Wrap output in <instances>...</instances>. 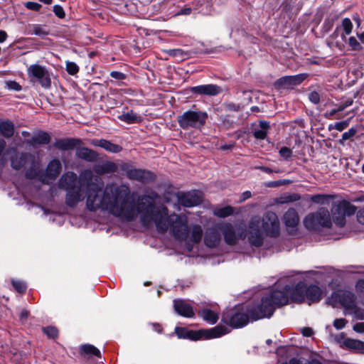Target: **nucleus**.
I'll return each instance as SVG.
<instances>
[{"instance_id": "nucleus-19", "label": "nucleus", "mask_w": 364, "mask_h": 364, "mask_svg": "<svg viewBox=\"0 0 364 364\" xmlns=\"http://www.w3.org/2000/svg\"><path fill=\"white\" fill-rule=\"evenodd\" d=\"M190 90L192 93L196 95L208 96H215L222 92V89L220 86L213 84L192 87H191Z\"/></svg>"}, {"instance_id": "nucleus-57", "label": "nucleus", "mask_w": 364, "mask_h": 364, "mask_svg": "<svg viewBox=\"0 0 364 364\" xmlns=\"http://www.w3.org/2000/svg\"><path fill=\"white\" fill-rule=\"evenodd\" d=\"M353 330L358 333H364V322L355 323L353 326Z\"/></svg>"}, {"instance_id": "nucleus-8", "label": "nucleus", "mask_w": 364, "mask_h": 364, "mask_svg": "<svg viewBox=\"0 0 364 364\" xmlns=\"http://www.w3.org/2000/svg\"><path fill=\"white\" fill-rule=\"evenodd\" d=\"M332 299L333 301L339 303L346 310L353 311L357 314L358 309L355 304V296L353 292L338 290L332 294Z\"/></svg>"}, {"instance_id": "nucleus-1", "label": "nucleus", "mask_w": 364, "mask_h": 364, "mask_svg": "<svg viewBox=\"0 0 364 364\" xmlns=\"http://www.w3.org/2000/svg\"><path fill=\"white\" fill-rule=\"evenodd\" d=\"M130 188L124 183L111 182L107 183L100 193L97 186L90 188L86 195V207L91 212L102 210L119 218L122 220L132 221L139 213L143 226L149 228L153 224L159 233L169 232L176 240L183 241L187 245L200 242L203 229L199 225L191 228L188 218L184 215L175 213L168 214V209L164 205H156L155 200L159 198L158 193L142 195L139 198L137 208L129 201Z\"/></svg>"}, {"instance_id": "nucleus-35", "label": "nucleus", "mask_w": 364, "mask_h": 364, "mask_svg": "<svg viewBox=\"0 0 364 364\" xmlns=\"http://www.w3.org/2000/svg\"><path fill=\"white\" fill-rule=\"evenodd\" d=\"M335 198L334 195L329 194H316L311 196V201L320 205H328L331 199Z\"/></svg>"}, {"instance_id": "nucleus-10", "label": "nucleus", "mask_w": 364, "mask_h": 364, "mask_svg": "<svg viewBox=\"0 0 364 364\" xmlns=\"http://www.w3.org/2000/svg\"><path fill=\"white\" fill-rule=\"evenodd\" d=\"M262 229L266 235L270 237H277L279 234V221L277 215L272 212H267L262 218Z\"/></svg>"}, {"instance_id": "nucleus-56", "label": "nucleus", "mask_w": 364, "mask_h": 364, "mask_svg": "<svg viewBox=\"0 0 364 364\" xmlns=\"http://www.w3.org/2000/svg\"><path fill=\"white\" fill-rule=\"evenodd\" d=\"M259 168L264 173H281V171L279 169H272L269 167H266V166H260L259 167Z\"/></svg>"}, {"instance_id": "nucleus-22", "label": "nucleus", "mask_w": 364, "mask_h": 364, "mask_svg": "<svg viewBox=\"0 0 364 364\" xmlns=\"http://www.w3.org/2000/svg\"><path fill=\"white\" fill-rule=\"evenodd\" d=\"M92 168L95 173L102 176L117 172L118 165L111 161H105L101 163L95 164Z\"/></svg>"}, {"instance_id": "nucleus-4", "label": "nucleus", "mask_w": 364, "mask_h": 364, "mask_svg": "<svg viewBox=\"0 0 364 364\" xmlns=\"http://www.w3.org/2000/svg\"><path fill=\"white\" fill-rule=\"evenodd\" d=\"M208 114L201 111H186L179 115L177 122L183 129H200L206 122Z\"/></svg>"}, {"instance_id": "nucleus-46", "label": "nucleus", "mask_w": 364, "mask_h": 364, "mask_svg": "<svg viewBox=\"0 0 364 364\" xmlns=\"http://www.w3.org/2000/svg\"><path fill=\"white\" fill-rule=\"evenodd\" d=\"M279 155L284 159H288L292 156V151L289 148L284 146L279 150Z\"/></svg>"}, {"instance_id": "nucleus-39", "label": "nucleus", "mask_w": 364, "mask_h": 364, "mask_svg": "<svg viewBox=\"0 0 364 364\" xmlns=\"http://www.w3.org/2000/svg\"><path fill=\"white\" fill-rule=\"evenodd\" d=\"M43 331L49 338H55L58 336V331L54 326L44 327Z\"/></svg>"}, {"instance_id": "nucleus-30", "label": "nucleus", "mask_w": 364, "mask_h": 364, "mask_svg": "<svg viewBox=\"0 0 364 364\" xmlns=\"http://www.w3.org/2000/svg\"><path fill=\"white\" fill-rule=\"evenodd\" d=\"M259 128L257 129H255L253 132V136L257 139H264L267 137V131L269 129L270 126L269 122L266 121H261L259 122Z\"/></svg>"}, {"instance_id": "nucleus-18", "label": "nucleus", "mask_w": 364, "mask_h": 364, "mask_svg": "<svg viewBox=\"0 0 364 364\" xmlns=\"http://www.w3.org/2000/svg\"><path fill=\"white\" fill-rule=\"evenodd\" d=\"M128 179L145 183L154 181L155 179V175L150 171L134 168L133 170L129 173Z\"/></svg>"}, {"instance_id": "nucleus-61", "label": "nucleus", "mask_w": 364, "mask_h": 364, "mask_svg": "<svg viewBox=\"0 0 364 364\" xmlns=\"http://www.w3.org/2000/svg\"><path fill=\"white\" fill-rule=\"evenodd\" d=\"M355 287L358 292L364 294V279L358 281Z\"/></svg>"}, {"instance_id": "nucleus-63", "label": "nucleus", "mask_w": 364, "mask_h": 364, "mask_svg": "<svg viewBox=\"0 0 364 364\" xmlns=\"http://www.w3.org/2000/svg\"><path fill=\"white\" fill-rule=\"evenodd\" d=\"M38 176V173L33 170H28L26 173V177L28 178H35Z\"/></svg>"}, {"instance_id": "nucleus-54", "label": "nucleus", "mask_w": 364, "mask_h": 364, "mask_svg": "<svg viewBox=\"0 0 364 364\" xmlns=\"http://www.w3.org/2000/svg\"><path fill=\"white\" fill-rule=\"evenodd\" d=\"M110 76L118 80H122L126 78V75L119 71H112Z\"/></svg>"}, {"instance_id": "nucleus-25", "label": "nucleus", "mask_w": 364, "mask_h": 364, "mask_svg": "<svg viewBox=\"0 0 364 364\" xmlns=\"http://www.w3.org/2000/svg\"><path fill=\"white\" fill-rule=\"evenodd\" d=\"M80 355L87 361L93 356L100 358L101 353L98 348L91 344H85L80 347Z\"/></svg>"}, {"instance_id": "nucleus-37", "label": "nucleus", "mask_w": 364, "mask_h": 364, "mask_svg": "<svg viewBox=\"0 0 364 364\" xmlns=\"http://www.w3.org/2000/svg\"><path fill=\"white\" fill-rule=\"evenodd\" d=\"M29 33L38 36H46L48 34V32L45 28L39 24H34L31 26Z\"/></svg>"}, {"instance_id": "nucleus-12", "label": "nucleus", "mask_w": 364, "mask_h": 364, "mask_svg": "<svg viewBox=\"0 0 364 364\" xmlns=\"http://www.w3.org/2000/svg\"><path fill=\"white\" fill-rule=\"evenodd\" d=\"M217 228L222 232L225 242L230 245H234L240 238L244 239L245 235L242 233L237 236L235 233L234 226L230 223H217Z\"/></svg>"}, {"instance_id": "nucleus-50", "label": "nucleus", "mask_w": 364, "mask_h": 364, "mask_svg": "<svg viewBox=\"0 0 364 364\" xmlns=\"http://www.w3.org/2000/svg\"><path fill=\"white\" fill-rule=\"evenodd\" d=\"M309 100L314 105H317L320 102V95L316 91H313L309 93Z\"/></svg>"}, {"instance_id": "nucleus-49", "label": "nucleus", "mask_w": 364, "mask_h": 364, "mask_svg": "<svg viewBox=\"0 0 364 364\" xmlns=\"http://www.w3.org/2000/svg\"><path fill=\"white\" fill-rule=\"evenodd\" d=\"M353 103V100L352 98H348L344 102H341L338 105V110H339V112H342L348 107L352 105Z\"/></svg>"}, {"instance_id": "nucleus-59", "label": "nucleus", "mask_w": 364, "mask_h": 364, "mask_svg": "<svg viewBox=\"0 0 364 364\" xmlns=\"http://www.w3.org/2000/svg\"><path fill=\"white\" fill-rule=\"evenodd\" d=\"M29 312L28 310L23 309L19 314V318L21 321H25L28 318Z\"/></svg>"}, {"instance_id": "nucleus-9", "label": "nucleus", "mask_w": 364, "mask_h": 364, "mask_svg": "<svg viewBox=\"0 0 364 364\" xmlns=\"http://www.w3.org/2000/svg\"><path fill=\"white\" fill-rule=\"evenodd\" d=\"M260 218L258 216H254L249 222L247 233L248 241L250 244L255 247L262 246L264 240L263 235L259 229Z\"/></svg>"}, {"instance_id": "nucleus-41", "label": "nucleus", "mask_w": 364, "mask_h": 364, "mask_svg": "<svg viewBox=\"0 0 364 364\" xmlns=\"http://www.w3.org/2000/svg\"><path fill=\"white\" fill-rule=\"evenodd\" d=\"M342 27L344 31L345 35H349L353 30V23L350 18H345L342 21Z\"/></svg>"}, {"instance_id": "nucleus-45", "label": "nucleus", "mask_w": 364, "mask_h": 364, "mask_svg": "<svg viewBox=\"0 0 364 364\" xmlns=\"http://www.w3.org/2000/svg\"><path fill=\"white\" fill-rule=\"evenodd\" d=\"M119 167L120 170L125 172L127 177L128 178L129 173L133 170V166L131 163L129 162H122L119 164L118 168Z\"/></svg>"}, {"instance_id": "nucleus-60", "label": "nucleus", "mask_w": 364, "mask_h": 364, "mask_svg": "<svg viewBox=\"0 0 364 364\" xmlns=\"http://www.w3.org/2000/svg\"><path fill=\"white\" fill-rule=\"evenodd\" d=\"M357 218L360 224L364 225V207L358 212Z\"/></svg>"}, {"instance_id": "nucleus-40", "label": "nucleus", "mask_w": 364, "mask_h": 364, "mask_svg": "<svg viewBox=\"0 0 364 364\" xmlns=\"http://www.w3.org/2000/svg\"><path fill=\"white\" fill-rule=\"evenodd\" d=\"M11 284L15 290L19 293H23L26 290L27 287L26 284L22 281L12 279Z\"/></svg>"}, {"instance_id": "nucleus-14", "label": "nucleus", "mask_w": 364, "mask_h": 364, "mask_svg": "<svg viewBox=\"0 0 364 364\" xmlns=\"http://www.w3.org/2000/svg\"><path fill=\"white\" fill-rule=\"evenodd\" d=\"M62 165L58 159H53L49 162L45 173L41 176L43 183L49 184L59 175Z\"/></svg>"}, {"instance_id": "nucleus-3", "label": "nucleus", "mask_w": 364, "mask_h": 364, "mask_svg": "<svg viewBox=\"0 0 364 364\" xmlns=\"http://www.w3.org/2000/svg\"><path fill=\"white\" fill-rule=\"evenodd\" d=\"M271 292H282L287 296L288 301L290 297L294 302L301 304L306 301L309 305L318 302L322 297V291L318 286H306L304 282L298 283L294 288L287 285L283 291L274 290Z\"/></svg>"}, {"instance_id": "nucleus-16", "label": "nucleus", "mask_w": 364, "mask_h": 364, "mask_svg": "<svg viewBox=\"0 0 364 364\" xmlns=\"http://www.w3.org/2000/svg\"><path fill=\"white\" fill-rule=\"evenodd\" d=\"M77 183V174L73 171H68L60 177L58 181V188L68 191L80 186Z\"/></svg>"}, {"instance_id": "nucleus-23", "label": "nucleus", "mask_w": 364, "mask_h": 364, "mask_svg": "<svg viewBox=\"0 0 364 364\" xmlns=\"http://www.w3.org/2000/svg\"><path fill=\"white\" fill-rule=\"evenodd\" d=\"M91 144L94 146L101 147L105 151L113 154H117L122 151V147L120 145L104 139H94L92 140Z\"/></svg>"}, {"instance_id": "nucleus-44", "label": "nucleus", "mask_w": 364, "mask_h": 364, "mask_svg": "<svg viewBox=\"0 0 364 364\" xmlns=\"http://www.w3.org/2000/svg\"><path fill=\"white\" fill-rule=\"evenodd\" d=\"M357 133V129L354 127H351L348 129V131L344 132L342 134V139L340 140V144H343V141H346L348 139H350L353 137Z\"/></svg>"}, {"instance_id": "nucleus-58", "label": "nucleus", "mask_w": 364, "mask_h": 364, "mask_svg": "<svg viewBox=\"0 0 364 364\" xmlns=\"http://www.w3.org/2000/svg\"><path fill=\"white\" fill-rule=\"evenodd\" d=\"M171 56H177L182 55L183 50L181 49H171L166 51Z\"/></svg>"}, {"instance_id": "nucleus-42", "label": "nucleus", "mask_w": 364, "mask_h": 364, "mask_svg": "<svg viewBox=\"0 0 364 364\" xmlns=\"http://www.w3.org/2000/svg\"><path fill=\"white\" fill-rule=\"evenodd\" d=\"M66 70L70 75H74L78 73L79 67L74 62L67 61L66 62Z\"/></svg>"}, {"instance_id": "nucleus-33", "label": "nucleus", "mask_w": 364, "mask_h": 364, "mask_svg": "<svg viewBox=\"0 0 364 364\" xmlns=\"http://www.w3.org/2000/svg\"><path fill=\"white\" fill-rule=\"evenodd\" d=\"M50 141V135L45 132H38L31 139V143L33 144H48Z\"/></svg>"}, {"instance_id": "nucleus-38", "label": "nucleus", "mask_w": 364, "mask_h": 364, "mask_svg": "<svg viewBox=\"0 0 364 364\" xmlns=\"http://www.w3.org/2000/svg\"><path fill=\"white\" fill-rule=\"evenodd\" d=\"M93 171L90 169L82 170L80 173V179L82 182L89 185L94 178Z\"/></svg>"}, {"instance_id": "nucleus-64", "label": "nucleus", "mask_w": 364, "mask_h": 364, "mask_svg": "<svg viewBox=\"0 0 364 364\" xmlns=\"http://www.w3.org/2000/svg\"><path fill=\"white\" fill-rule=\"evenodd\" d=\"M191 11H192V9L191 8H185V9L180 10L177 13V15H189V14H191Z\"/></svg>"}, {"instance_id": "nucleus-34", "label": "nucleus", "mask_w": 364, "mask_h": 364, "mask_svg": "<svg viewBox=\"0 0 364 364\" xmlns=\"http://www.w3.org/2000/svg\"><path fill=\"white\" fill-rule=\"evenodd\" d=\"M213 213L218 218H224L233 215L234 208L230 205L222 208L217 207L213 209Z\"/></svg>"}, {"instance_id": "nucleus-5", "label": "nucleus", "mask_w": 364, "mask_h": 364, "mask_svg": "<svg viewBox=\"0 0 364 364\" xmlns=\"http://www.w3.org/2000/svg\"><path fill=\"white\" fill-rule=\"evenodd\" d=\"M304 224L309 230H316L319 227L329 228L331 227L332 220L328 209L320 208L316 212L307 215Z\"/></svg>"}, {"instance_id": "nucleus-15", "label": "nucleus", "mask_w": 364, "mask_h": 364, "mask_svg": "<svg viewBox=\"0 0 364 364\" xmlns=\"http://www.w3.org/2000/svg\"><path fill=\"white\" fill-rule=\"evenodd\" d=\"M173 309L180 316L186 318H193L195 316V309L192 304L184 299H174Z\"/></svg>"}, {"instance_id": "nucleus-24", "label": "nucleus", "mask_w": 364, "mask_h": 364, "mask_svg": "<svg viewBox=\"0 0 364 364\" xmlns=\"http://www.w3.org/2000/svg\"><path fill=\"white\" fill-rule=\"evenodd\" d=\"M75 155L77 158L89 162H94L98 159L97 153L87 147L77 148Z\"/></svg>"}, {"instance_id": "nucleus-32", "label": "nucleus", "mask_w": 364, "mask_h": 364, "mask_svg": "<svg viewBox=\"0 0 364 364\" xmlns=\"http://www.w3.org/2000/svg\"><path fill=\"white\" fill-rule=\"evenodd\" d=\"M0 132L6 138H10L14 135V124L9 121H5L0 123Z\"/></svg>"}, {"instance_id": "nucleus-28", "label": "nucleus", "mask_w": 364, "mask_h": 364, "mask_svg": "<svg viewBox=\"0 0 364 364\" xmlns=\"http://www.w3.org/2000/svg\"><path fill=\"white\" fill-rule=\"evenodd\" d=\"M81 144L80 139H64L58 140L55 143V146L60 150H70L73 149L77 145Z\"/></svg>"}, {"instance_id": "nucleus-36", "label": "nucleus", "mask_w": 364, "mask_h": 364, "mask_svg": "<svg viewBox=\"0 0 364 364\" xmlns=\"http://www.w3.org/2000/svg\"><path fill=\"white\" fill-rule=\"evenodd\" d=\"M26 156L21 154L20 156H16L11 159V166L16 170L20 169L26 164Z\"/></svg>"}, {"instance_id": "nucleus-21", "label": "nucleus", "mask_w": 364, "mask_h": 364, "mask_svg": "<svg viewBox=\"0 0 364 364\" xmlns=\"http://www.w3.org/2000/svg\"><path fill=\"white\" fill-rule=\"evenodd\" d=\"M85 196L81 186H77L75 189L67 191L65 202L70 208L75 207L79 202L84 200Z\"/></svg>"}, {"instance_id": "nucleus-47", "label": "nucleus", "mask_w": 364, "mask_h": 364, "mask_svg": "<svg viewBox=\"0 0 364 364\" xmlns=\"http://www.w3.org/2000/svg\"><path fill=\"white\" fill-rule=\"evenodd\" d=\"M348 44L353 50H358L361 48L360 43L353 36L349 38Z\"/></svg>"}, {"instance_id": "nucleus-7", "label": "nucleus", "mask_w": 364, "mask_h": 364, "mask_svg": "<svg viewBox=\"0 0 364 364\" xmlns=\"http://www.w3.org/2000/svg\"><path fill=\"white\" fill-rule=\"evenodd\" d=\"M355 208L346 201H340L333 203L331 208L332 220L340 228L346 224V216L354 214Z\"/></svg>"}, {"instance_id": "nucleus-26", "label": "nucleus", "mask_w": 364, "mask_h": 364, "mask_svg": "<svg viewBox=\"0 0 364 364\" xmlns=\"http://www.w3.org/2000/svg\"><path fill=\"white\" fill-rule=\"evenodd\" d=\"M175 333L179 338H186L192 341L200 340L199 330L192 331L183 327H176Z\"/></svg>"}, {"instance_id": "nucleus-27", "label": "nucleus", "mask_w": 364, "mask_h": 364, "mask_svg": "<svg viewBox=\"0 0 364 364\" xmlns=\"http://www.w3.org/2000/svg\"><path fill=\"white\" fill-rule=\"evenodd\" d=\"M283 220L286 226L294 228L299 221V218L297 212L294 208L289 209L283 216Z\"/></svg>"}, {"instance_id": "nucleus-52", "label": "nucleus", "mask_w": 364, "mask_h": 364, "mask_svg": "<svg viewBox=\"0 0 364 364\" xmlns=\"http://www.w3.org/2000/svg\"><path fill=\"white\" fill-rule=\"evenodd\" d=\"M348 124H349V122L348 120L342 121V122H336L334 124L333 128L335 129H336L337 131L342 132L348 126Z\"/></svg>"}, {"instance_id": "nucleus-31", "label": "nucleus", "mask_w": 364, "mask_h": 364, "mask_svg": "<svg viewBox=\"0 0 364 364\" xmlns=\"http://www.w3.org/2000/svg\"><path fill=\"white\" fill-rule=\"evenodd\" d=\"M118 118L127 124L139 123L142 119L141 116L134 113L132 110L119 115Z\"/></svg>"}, {"instance_id": "nucleus-55", "label": "nucleus", "mask_w": 364, "mask_h": 364, "mask_svg": "<svg viewBox=\"0 0 364 364\" xmlns=\"http://www.w3.org/2000/svg\"><path fill=\"white\" fill-rule=\"evenodd\" d=\"M301 333H302V335L304 336H306V337H310L314 334V331H313L312 328H311L310 327H304L301 330Z\"/></svg>"}, {"instance_id": "nucleus-17", "label": "nucleus", "mask_w": 364, "mask_h": 364, "mask_svg": "<svg viewBox=\"0 0 364 364\" xmlns=\"http://www.w3.org/2000/svg\"><path fill=\"white\" fill-rule=\"evenodd\" d=\"M230 330L228 327L222 325H218L209 329L199 330L200 339H212L221 337L228 334Z\"/></svg>"}, {"instance_id": "nucleus-13", "label": "nucleus", "mask_w": 364, "mask_h": 364, "mask_svg": "<svg viewBox=\"0 0 364 364\" xmlns=\"http://www.w3.org/2000/svg\"><path fill=\"white\" fill-rule=\"evenodd\" d=\"M203 199V194L198 191L181 193L178 195V203L184 207H193L199 205Z\"/></svg>"}, {"instance_id": "nucleus-11", "label": "nucleus", "mask_w": 364, "mask_h": 364, "mask_svg": "<svg viewBox=\"0 0 364 364\" xmlns=\"http://www.w3.org/2000/svg\"><path fill=\"white\" fill-rule=\"evenodd\" d=\"M309 76L307 73H300L295 75H287L276 80L274 87L277 89L291 88L301 84Z\"/></svg>"}, {"instance_id": "nucleus-53", "label": "nucleus", "mask_w": 364, "mask_h": 364, "mask_svg": "<svg viewBox=\"0 0 364 364\" xmlns=\"http://www.w3.org/2000/svg\"><path fill=\"white\" fill-rule=\"evenodd\" d=\"M25 6L27 9L36 11H38L41 8V4L33 1H28L25 4Z\"/></svg>"}, {"instance_id": "nucleus-2", "label": "nucleus", "mask_w": 364, "mask_h": 364, "mask_svg": "<svg viewBox=\"0 0 364 364\" xmlns=\"http://www.w3.org/2000/svg\"><path fill=\"white\" fill-rule=\"evenodd\" d=\"M288 304L287 296L282 292H269L263 296L259 304L237 305L224 312L221 321L234 328L246 326L250 320L257 321L269 318L274 314L276 307Z\"/></svg>"}, {"instance_id": "nucleus-48", "label": "nucleus", "mask_w": 364, "mask_h": 364, "mask_svg": "<svg viewBox=\"0 0 364 364\" xmlns=\"http://www.w3.org/2000/svg\"><path fill=\"white\" fill-rule=\"evenodd\" d=\"M53 12L55 14V16L60 18H63L65 16L64 9L60 5H55L53 6Z\"/></svg>"}, {"instance_id": "nucleus-43", "label": "nucleus", "mask_w": 364, "mask_h": 364, "mask_svg": "<svg viewBox=\"0 0 364 364\" xmlns=\"http://www.w3.org/2000/svg\"><path fill=\"white\" fill-rule=\"evenodd\" d=\"M346 345L350 348L360 349L364 346V343L356 340L348 339L346 341Z\"/></svg>"}, {"instance_id": "nucleus-20", "label": "nucleus", "mask_w": 364, "mask_h": 364, "mask_svg": "<svg viewBox=\"0 0 364 364\" xmlns=\"http://www.w3.org/2000/svg\"><path fill=\"white\" fill-rule=\"evenodd\" d=\"M220 230L217 228V224L214 227L208 228L205 230L204 236V243L209 247H215L220 242Z\"/></svg>"}, {"instance_id": "nucleus-62", "label": "nucleus", "mask_w": 364, "mask_h": 364, "mask_svg": "<svg viewBox=\"0 0 364 364\" xmlns=\"http://www.w3.org/2000/svg\"><path fill=\"white\" fill-rule=\"evenodd\" d=\"M251 196H252V193L250 191H246L243 192L240 196L239 203H242V202L245 201V200L251 198Z\"/></svg>"}, {"instance_id": "nucleus-29", "label": "nucleus", "mask_w": 364, "mask_h": 364, "mask_svg": "<svg viewBox=\"0 0 364 364\" xmlns=\"http://www.w3.org/2000/svg\"><path fill=\"white\" fill-rule=\"evenodd\" d=\"M198 316L210 324H215L218 318V314L209 309H203L198 311Z\"/></svg>"}, {"instance_id": "nucleus-6", "label": "nucleus", "mask_w": 364, "mask_h": 364, "mask_svg": "<svg viewBox=\"0 0 364 364\" xmlns=\"http://www.w3.org/2000/svg\"><path fill=\"white\" fill-rule=\"evenodd\" d=\"M27 74L31 82H38L46 89L50 87V73L46 66L39 64H32L28 68Z\"/></svg>"}, {"instance_id": "nucleus-51", "label": "nucleus", "mask_w": 364, "mask_h": 364, "mask_svg": "<svg viewBox=\"0 0 364 364\" xmlns=\"http://www.w3.org/2000/svg\"><path fill=\"white\" fill-rule=\"evenodd\" d=\"M347 323V321L345 318H336L333 321V326L338 329H342L345 327Z\"/></svg>"}]
</instances>
